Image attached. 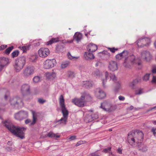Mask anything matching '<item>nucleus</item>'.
<instances>
[{
	"mask_svg": "<svg viewBox=\"0 0 156 156\" xmlns=\"http://www.w3.org/2000/svg\"><path fill=\"white\" fill-rule=\"evenodd\" d=\"M4 126L14 135L23 139L24 138V132L26 128L24 127H18L14 125L10 121L5 120L3 121Z\"/></svg>",
	"mask_w": 156,
	"mask_h": 156,
	"instance_id": "obj_1",
	"label": "nucleus"
},
{
	"mask_svg": "<svg viewBox=\"0 0 156 156\" xmlns=\"http://www.w3.org/2000/svg\"><path fill=\"white\" fill-rule=\"evenodd\" d=\"M27 56H20L15 60L14 67L16 72H18L21 70L25 64Z\"/></svg>",
	"mask_w": 156,
	"mask_h": 156,
	"instance_id": "obj_2",
	"label": "nucleus"
},
{
	"mask_svg": "<svg viewBox=\"0 0 156 156\" xmlns=\"http://www.w3.org/2000/svg\"><path fill=\"white\" fill-rule=\"evenodd\" d=\"M35 68L33 66H29L23 70V76L25 78H27L33 74Z\"/></svg>",
	"mask_w": 156,
	"mask_h": 156,
	"instance_id": "obj_3",
	"label": "nucleus"
},
{
	"mask_svg": "<svg viewBox=\"0 0 156 156\" xmlns=\"http://www.w3.org/2000/svg\"><path fill=\"white\" fill-rule=\"evenodd\" d=\"M137 42L138 46L141 48L144 46H148L150 43V40L148 37H144L138 39Z\"/></svg>",
	"mask_w": 156,
	"mask_h": 156,
	"instance_id": "obj_4",
	"label": "nucleus"
},
{
	"mask_svg": "<svg viewBox=\"0 0 156 156\" xmlns=\"http://www.w3.org/2000/svg\"><path fill=\"white\" fill-rule=\"evenodd\" d=\"M11 105L16 108L19 107L20 104H23L22 99L19 97H16L11 98L10 100Z\"/></svg>",
	"mask_w": 156,
	"mask_h": 156,
	"instance_id": "obj_5",
	"label": "nucleus"
},
{
	"mask_svg": "<svg viewBox=\"0 0 156 156\" xmlns=\"http://www.w3.org/2000/svg\"><path fill=\"white\" fill-rule=\"evenodd\" d=\"M28 115V112L26 111L21 110L14 115V118L19 120H21L26 118Z\"/></svg>",
	"mask_w": 156,
	"mask_h": 156,
	"instance_id": "obj_6",
	"label": "nucleus"
},
{
	"mask_svg": "<svg viewBox=\"0 0 156 156\" xmlns=\"http://www.w3.org/2000/svg\"><path fill=\"white\" fill-rule=\"evenodd\" d=\"M56 64V60L55 59H48L44 63V67L46 69H48L54 67Z\"/></svg>",
	"mask_w": 156,
	"mask_h": 156,
	"instance_id": "obj_7",
	"label": "nucleus"
},
{
	"mask_svg": "<svg viewBox=\"0 0 156 156\" xmlns=\"http://www.w3.org/2000/svg\"><path fill=\"white\" fill-rule=\"evenodd\" d=\"M10 62L8 58L5 57L0 58V71H2L4 67H6L9 63Z\"/></svg>",
	"mask_w": 156,
	"mask_h": 156,
	"instance_id": "obj_8",
	"label": "nucleus"
},
{
	"mask_svg": "<svg viewBox=\"0 0 156 156\" xmlns=\"http://www.w3.org/2000/svg\"><path fill=\"white\" fill-rule=\"evenodd\" d=\"M136 139L137 141V144L141 143L143 141L144 134L141 131L136 130L134 131Z\"/></svg>",
	"mask_w": 156,
	"mask_h": 156,
	"instance_id": "obj_9",
	"label": "nucleus"
},
{
	"mask_svg": "<svg viewBox=\"0 0 156 156\" xmlns=\"http://www.w3.org/2000/svg\"><path fill=\"white\" fill-rule=\"evenodd\" d=\"M21 93L23 96L26 95L30 93V86L27 84H23L21 89Z\"/></svg>",
	"mask_w": 156,
	"mask_h": 156,
	"instance_id": "obj_10",
	"label": "nucleus"
},
{
	"mask_svg": "<svg viewBox=\"0 0 156 156\" xmlns=\"http://www.w3.org/2000/svg\"><path fill=\"white\" fill-rule=\"evenodd\" d=\"M133 131H131L128 134L127 141L128 143L131 145V143H137V141L136 139Z\"/></svg>",
	"mask_w": 156,
	"mask_h": 156,
	"instance_id": "obj_11",
	"label": "nucleus"
},
{
	"mask_svg": "<svg viewBox=\"0 0 156 156\" xmlns=\"http://www.w3.org/2000/svg\"><path fill=\"white\" fill-rule=\"evenodd\" d=\"M105 79L102 80L103 86L104 87H105V83L106 82L107 80L109 79V78L110 79H112L113 81L114 82H115L116 80V77L114 75L111 74H109L107 71L105 72Z\"/></svg>",
	"mask_w": 156,
	"mask_h": 156,
	"instance_id": "obj_12",
	"label": "nucleus"
},
{
	"mask_svg": "<svg viewBox=\"0 0 156 156\" xmlns=\"http://www.w3.org/2000/svg\"><path fill=\"white\" fill-rule=\"evenodd\" d=\"M84 97L81 96L80 98H74L72 100V102L80 107H83L84 106V102L83 99Z\"/></svg>",
	"mask_w": 156,
	"mask_h": 156,
	"instance_id": "obj_13",
	"label": "nucleus"
},
{
	"mask_svg": "<svg viewBox=\"0 0 156 156\" xmlns=\"http://www.w3.org/2000/svg\"><path fill=\"white\" fill-rule=\"evenodd\" d=\"M141 58L146 62H149L152 58L150 52L147 51H143L141 53Z\"/></svg>",
	"mask_w": 156,
	"mask_h": 156,
	"instance_id": "obj_14",
	"label": "nucleus"
},
{
	"mask_svg": "<svg viewBox=\"0 0 156 156\" xmlns=\"http://www.w3.org/2000/svg\"><path fill=\"white\" fill-rule=\"evenodd\" d=\"M49 50L47 48H41L38 51L39 56L42 58L46 57L49 54Z\"/></svg>",
	"mask_w": 156,
	"mask_h": 156,
	"instance_id": "obj_15",
	"label": "nucleus"
},
{
	"mask_svg": "<svg viewBox=\"0 0 156 156\" xmlns=\"http://www.w3.org/2000/svg\"><path fill=\"white\" fill-rule=\"evenodd\" d=\"M108 103L106 102H104L101 103L100 107L102 108L104 111L108 112H111L113 110V107L111 105H109V107L108 108L107 105Z\"/></svg>",
	"mask_w": 156,
	"mask_h": 156,
	"instance_id": "obj_16",
	"label": "nucleus"
},
{
	"mask_svg": "<svg viewBox=\"0 0 156 156\" xmlns=\"http://www.w3.org/2000/svg\"><path fill=\"white\" fill-rule=\"evenodd\" d=\"M128 58L130 60L131 63L133 64L137 65L138 66H140L141 65V62L138 58H136L135 56L133 55L128 57Z\"/></svg>",
	"mask_w": 156,
	"mask_h": 156,
	"instance_id": "obj_17",
	"label": "nucleus"
},
{
	"mask_svg": "<svg viewBox=\"0 0 156 156\" xmlns=\"http://www.w3.org/2000/svg\"><path fill=\"white\" fill-rule=\"evenodd\" d=\"M109 69L112 71H114L118 69L117 63L116 62L111 61L109 62L108 66Z\"/></svg>",
	"mask_w": 156,
	"mask_h": 156,
	"instance_id": "obj_18",
	"label": "nucleus"
},
{
	"mask_svg": "<svg viewBox=\"0 0 156 156\" xmlns=\"http://www.w3.org/2000/svg\"><path fill=\"white\" fill-rule=\"evenodd\" d=\"M87 48L89 52H94L97 49L98 47L95 44L90 43L87 46Z\"/></svg>",
	"mask_w": 156,
	"mask_h": 156,
	"instance_id": "obj_19",
	"label": "nucleus"
},
{
	"mask_svg": "<svg viewBox=\"0 0 156 156\" xmlns=\"http://www.w3.org/2000/svg\"><path fill=\"white\" fill-rule=\"evenodd\" d=\"M106 94L100 88L98 89V92L96 94L97 98L99 99H102L106 96Z\"/></svg>",
	"mask_w": 156,
	"mask_h": 156,
	"instance_id": "obj_20",
	"label": "nucleus"
},
{
	"mask_svg": "<svg viewBox=\"0 0 156 156\" xmlns=\"http://www.w3.org/2000/svg\"><path fill=\"white\" fill-rule=\"evenodd\" d=\"M123 57V58H125L124 62L123 64V66L126 68H130V66H127L126 63V60H127L128 58L127 56L128 54V52L127 51L124 50L122 52Z\"/></svg>",
	"mask_w": 156,
	"mask_h": 156,
	"instance_id": "obj_21",
	"label": "nucleus"
},
{
	"mask_svg": "<svg viewBox=\"0 0 156 156\" xmlns=\"http://www.w3.org/2000/svg\"><path fill=\"white\" fill-rule=\"evenodd\" d=\"M84 57L85 59L87 60L94 59V55L90 52L89 53L85 52L84 54Z\"/></svg>",
	"mask_w": 156,
	"mask_h": 156,
	"instance_id": "obj_22",
	"label": "nucleus"
},
{
	"mask_svg": "<svg viewBox=\"0 0 156 156\" xmlns=\"http://www.w3.org/2000/svg\"><path fill=\"white\" fill-rule=\"evenodd\" d=\"M82 38V34L78 32H76L73 36V40L78 42Z\"/></svg>",
	"mask_w": 156,
	"mask_h": 156,
	"instance_id": "obj_23",
	"label": "nucleus"
},
{
	"mask_svg": "<svg viewBox=\"0 0 156 156\" xmlns=\"http://www.w3.org/2000/svg\"><path fill=\"white\" fill-rule=\"evenodd\" d=\"M47 79L48 80H52L56 77V74L54 72L47 73L46 74Z\"/></svg>",
	"mask_w": 156,
	"mask_h": 156,
	"instance_id": "obj_24",
	"label": "nucleus"
},
{
	"mask_svg": "<svg viewBox=\"0 0 156 156\" xmlns=\"http://www.w3.org/2000/svg\"><path fill=\"white\" fill-rule=\"evenodd\" d=\"M62 112L63 116L65 119H67L69 115L68 111L66 109V107H61Z\"/></svg>",
	"mask_w": 156,
	"mask_h": 156,
	"instance_id": "obj_25",
	"label": "nucleus"
},
{
	"mask_svg": "<svg viewBox=\"0 0 156 156\" xmlns=\"http://www.w3.org/2000/svg\"><path fill=\"white\" fill-rule=\"evenodd\" d=\"M140 81L141 79H140L136 78L133 81L130 83L129 86L132 89H134L135 85L138 83L140 82Z\"/></svg>",
	"mask_w": 156,
	"mask_h": 156,
	"instance_id": "obj_26",
	"label": "nucleus"
},
{
	"mask_svg": "<svg viewBox=\"0 0 156 156\" xmlns=\"http://www.w3.org/2000/svg\"><path fill=\"white\" fill-rule=\"evenodd\" d=\"M32 112L33 116V120L30 123V125H34L35 124L37 116V113L35 112L34 111H32Z\"/></svg>",
	"mask_w": 156,
	"mask_h": 156,
	"instance_id": "obj_27",
	"label": "nucleus"
},
{
	"mask_svg": "<svg viewBox=\"0 0 156 156\" xmlns=\"http://www.w3.org/2000/svg\"><path fill=\"white\" fill-rule=\"evenodd\" d=\"M94 115H87L84 117V121L86 122H89L93 121V116Z\"/></svg>",
	"mask_w": 156,
	"mask_h": 156,
	"instance_id": "obj_28",
	"label": "nucleus"
},
{
	"mask_svg": "<svg viewBox=\"0 0 156 156\" xmlns=\"http://www.w3.org/2000/svg\"><path fill=\"white\" fill-rule=\"evenodd\" d=\"M64 46L63 45H58L56 46V51L58 53L63 51Z\"/></svg>",
	"mask_w": 156,
	"mask_h": 156,
	"instance_id": "obj_29",
	"label": "nucleus"
},
{
	"mask_svg": "<svg viewBox=\"0 0 156 156\" xmlns=\"http://www.w3.org/2000/svg\"><path fill=\"white\" fill-rule=\"evenodd\" d=\"M58 38L56 37L55 38H52L49 41L47 42V45H51L52 43L58 42Z\"/></svg>",
	"mask_w": 156,
	"mask_h": 156,
	"instance_id": "obj_30",
	"label": "nucleus"
},
{
	"mask_svg": "<svg viewBox=\"0 0 156 156\" xmlns=\"http://www.w3.org/2000/svg\"><path fill=\"white\" fill-rule=\"evenodd\" d=\"M47 136L51 138H58L60 137L59 135H56L52 132H49L47 134Z\"/></svg>",
	"mask_w": 156,
	"mask_h": 156,
	"instance_id": "obj_31",
	"label": "nucleus"
},
{
	"mask_svg": "<svg viewBox=\"0 0 156 156\" xmlns=\"http://www.w3.org/2000/svg\"><path fill=\"white\" fill-rule=\"evenodd\" d=\"M59 103L61 108L65 106L64 104V99L62 95H61L60 96Z\"/></svg>",
	"mask_w": 156,
	"mask_h": 156,
	"instance_id": "obj_32",
	"label": "nucleus"
},
{
	"mask_svg": "<svg viewBox=\"0 0 156 156\" xmlns=\"http://www.w3.org/2000/svg\"><path fill=\"white\" fill-rule=\"evenodd\" d=\"M81 96H83V97H84V98L83 99V100L84 102L86 101H90L91 99V97L89 94H85L84 95H82Z\"/></svg>",
	"mask_w": 156,
	"mask_h": 156,
	"instance_id": "obj_33",
	"label": "nucleus"
},
{
	"mask_svg": "<svg viewBox=\"0 0 156 156\" xmlns=\"http://www.w3.org/2000/svg\"><path fill=\"white\" fill-rule=\"evenodd\" d=\"M67 119H65L64 118V117L63 116V117H62L60 119L56 121L55 122L56 123L58 122H59L60 123H62L64 124H66L67 122Z\"/></svg>",
	"mask_w": 156,
	"mask_h": 156,
	"instance_id": "obj_34",
	"label": "nucleus"
},
{
	"mask_svg": "<svg viewBox=\"0 0 156 156\" xmlns=\"http://www.w3.org/2000/svg\"><path fill=\"white\" fill-rule=\"evenodd\" d=\"M30 46V45H28L23 47H19V48H20L21 50L23 51V52L24 53L27 50H29Z\"/></svg>",
	"mask_w": 156,
	"mask_h": 156,
	"instance_id": "obj_35",
	"label": "nucleus"
},
{
	"mask_svg": "<svg viewBox=\"0 0 156 156\" xmlns=\"http://www.w3.org/2000/svg\"><path fill=\"white\" fill-rule=\"evenodd\" d=\"M14 48L13 46H11L8 47L4 51V53L6 54H9L11 51Z\"/></svg>",
	"mask_w": 156,
	"mask_h": 156,
	"instance_id": "obj_36",
	"label": "nucleus"
},
{
	"mask_svg": "<svg viewBox=\"0 0 156 156\" xmlns=\"http://www.w3.org/2000/svg\"><path fill=\"white\" fill-rule=\"evenodd\" d=\"M92 86L91 82L87 81H86L84 84V87L87 88H90Z\"/></svg>",
	"mask_w": 156,
	"mask_h": 156,
	"instance_id": "obj_37",
	"label": "nucleus"
},
{
	"mask_svg": "<svg viewBox=\"0 0 156 156\" xmlns=\"http://www.w3.org/2000/svg\"><path fill=\"white\" fill-rule=\"evenodd\" d=\"M20 52L19 50H16L13 52L11 54L12 57L14 58L17 57L19 54Z\"/></svg>",
	"mask_w": 156,
	"mask_h": 156,
	"instance_id": "obj_38",
	"label": "nucleus"
},
{
	"mask_svg": "<svg viewBox=\"0 0 156 156\" xmlns=\"http://www.w3.org/2000/svg\"><path fill=\"white\" fill-rule=\"evenodd\" d=\"M151 74V73L146 74L143 77V80L145 81L148 80L149 79L150 76Z\"/></svg>",
	"mask_w": 156,
	"mask_h": 156,
	"instance_id": "obj_39",
	"label": "nucleus"
},
{
	"mask_svg": "<svg viewBox=\"0 0 156 156\" xmlns=\"http://www.w3.org/2000/svg\"><path fill=\"white\" fill-rule=\"evenodd\" d=\"M93 74L94 76L97 77L100 76V72L98 69H96L93 72Z\"/></svg>",
	"mask_w": 156,
	"mask_h": 156,
	"instance_id": "obj_40",
	"label": "nucleus"
},
{
	"mask_svg": "<svg viewBox=\"0 0 156 156\" xmlns=\"http://www.w3.org/2000/svg\"><path fill=\"white\" fill-rule=\"evenodd\" d=\"M121 87V83L118 81L116 83V87L115 88V91L116 92L118 91V90Z\"/></svg>",
	"mask_w": 156,
	"mask_h": 156,
	"instance_id": "obj_41",
	"label": "nucleus"
},
{
	"mask_svg": "<svg viewBox=\"0 0 156 156\" xmlns=\"http://www.w3.org/2000/svg\"><path fill=\"white\" fill-rule=\"evenodd\" d=\"M68 76L69 78H73L75 76V74L73 72L69 71L68 73Z\"/></svg>",
	"mask_w": 156,
	"mask_h": 156,
	"instance_id": "obj_42",
	"label": "nucleus"
},
{
	"mask_svg": "<svg viewBox=\"0 0 156 156\" xmlns=\"http://www.w3.org/2000/svg\"><path fill=\"white\" fill-rule=\"evenodd\" d=\"M69 64V62H64L61 65V67L62 69L65 68L68 66Z\"/></svg>",
	"mask_w": 156,
	"mask_h": 156,
	"instance_id": "obj_43",
	"label": "nucleus"
},
{
	"mask_svg": "<svg viewBox=\"0 0 156 156\" xmlns=\"http://www.w3.org/2000/svg\"><path fill=\"white\" fill-rule=\"evenodd\" d=\"M115 58L118 59H121L123 58V55L122 52L116 55L115 56Z\"/></svg>",
	"mask_w": 156,
	"mask_h": 156,
	"instance_id": "obj_44",
	"label": "nucleus"
},
{
	"mask_svg": "<svg viewBox=\"0 0 156 156\" xmlns=\"http://www.w3.org/2000/svg\"><path fill=\"white\" fill-rule=\"evenodd\" d=\"M111 148H112L111 147H109L107 148L104 149L103 150L102 152L105 153H109L110 151Z\"/></svg>",
	"mask_w": 156,
	"mask_h": 156,
	"instance_id": "obj_45",
	"label": "nucleus"
},
{
	"mask_svg": "<svg viewBox=\"0 0 156 156\" xmlns=\"http://www.w3.org/2000/svg\"><path fill=\"white\" fill-rule=\"evenodd\" d=\"M40 80V78L38 76H35L33 78V80L34 82L37 83Z\"/></svg>",
	"mask_w": 156,
	"mask_h": 156,
	"instance_id": "obj_46",
	"label": "nucleus"
},
{
	"mask_svg": "<svg viewBox=\"0 0 156 156\" xmlns=\"http://www.w3.org/2000/svg\"><path fill=\"white\" fill-rule=\"evenodd\" d=\"M108 49L112 53H115L116 51H117L118 50V48H115L114 47L112 48H108Z\"/></svg>",
	"mask_w": 156,
	"mask_h": 156,
	"instance_id": "obj_47",
	"label": "nucleus"
},
{
	"mask_svg": "<svg viewBox=\"0 0 156 156\" xmlns=\"http://www.w3.org/2000/svg\"><path fill=\"white\" fill-rule=\"evenodd\" d=\"M147 147L145 145H143L142 148L139 149V150L142 151H146L147 150Z\"/></svg>",
	"mask_w": 156,
	"mask_h": 156,
	"instance_id": "obj_48",
	"label": "nucleus"
},
{
	"mask_svg": "<svg viewBox=\"0 0 156 156\" xmlns=\"http://www.w3.org/2000/svg\"><path fill=\"white\" fill-rule=\"evenodd\" d=\"M46 101L41 98H39L38 99V102L40 104H43L46 102Z\"/></svg>",
	"mask_w": 156,
	"mask_h": 156,
	"instance_id": "obj_49",
	"label": "nucleus"
},
{
	"mask_svg": "<svg viewBox=\"0 0 156 156\" xmlns=\"http://www.w3.org/2000/svg\"><path fill=\"white\" fill-rule=\"evenodd\" d=\"M67 55H68V58H69L70 59H72L73 58H78V57H73V56H72L71 55L70 53H69V52L68 53H67Z\"/></svg>",
	"mask_w": 156,
	"mask_h": 156,
	"instance_id": "obj_50",
	"label": "nucleus"
},
{
	"mask_svg": "<svg viewBox=\"0 0 156 156\" xmlns=\"http://www.w3.org/2000/svg\"><path fill=\"white\" fill-rule=\"evenodd\" d=\"M151 131L153 133L154 136L156 137V128H152Z\"/></svg>",
	"mask_w": 156,
	"mask_h": 156,
	"instance_id": "obj_51",
	"label": "nucleus"
},
{
	"mask_svg": "<svg viewBox=\"0 0 156 156\" xmlns=\"http://www.w3.org/2000/svg\"><path fill=\"white\" fill-rule=\"evenodd\" d=\"M122 149L120 148H118L117 150V152L119 154H122Z\"/></svg>",
	"mask_w": 156,
	"mask_h": 156,
	"instance_id": "obj_52",
	"label": "nucleus"
},
{
	"mask_svg": "<svg viewBox=\"0 0 156 156\" xmlns=\"http://www.w3.org/2000/svg\"><path fill=\"white\" fill-rule=\"evenodd\" d=\"M151 83H156V76H153L152 80L151 81Z\"/></svg>",
	"mask_w": 156,
	"mask_h": 156,
	"instance_id": "obj_53",
	"label": "nucleus"
},
{
	"mask_svg": "<svg viewBox=\"0 0 156 156\" xmlns=\"http://www.w3.org/2000/svg\"><path fill=\"white\" fill-rule=\"evenodd\" d=\"M91 115H94L93 116V120L98 118V116L97 114H92Z\"/></svg>",
	"mask_w": 156,
	"mask_h": 156,
	"instance_id": "obj_54",
	"label": "nucleus"
},
{
	"mask_svg": "<svg viewBox=\"0 0 156 156\" xmlns=\"http://www.w3.org/2000/svg\"><path fill=\"white\" fill-rule=\"evenodd\" d=\"M119 99L120 101H123L125 100V98L124 97L122 96H119Z\"/></svg>",
	"mask_w": 156,
	"mask_h": 156,
	"instance_id": "obj_55",
	"label": "nucleus"
},
{
	"mask_svg": "<svg viewBox=\"0 0 156 156\" xmlns=\"http://www.w3.org/2000/svg\"><path fill=\"white\" fill-rule=\"evenodd\" d=\"M76 138V136H71L69 138V139L71 140H74Z\"/></svg>",
	"mask_w": 156,
	"mask_h": 156,
	"instance_id": "obj_56",
	"label": "nucleus"
},
{
	"mask_svg": "<svg viewBox=\"0 0 156 156\" xmlns=\"http://www.w3.org/2000/svg\"><path fill=\"white\" fill-rule=\"evenodd\" d=\"M142 93V91L141 90H139V91L136 90L135 92V94H140Z\"/></svg>",
	"mask_w": 156,
	"mask_h": 156,
	"instance_id": "obj_57",
	"label": "nucleus"
},
{
	"mask_svg": "<svg viewBox=\"0 0 156 156\" xmlns=\"http://www.w3.org/2000/svg\"><path fill=\"white\" fill-rule=\"evenodd\" d=\"M152 72L153 73H156V66L153 67L152 69Z\"/></svg>",
	"mask_w": 156,
	"mask_h": 156,
	"instance_id": "obj_58",
	"label": "nucleus"
},
{
	"mask_svg": "<svg viewBox=\"0 0 156 156\" xmlns=\"http://www.w3.org/2000/svg\"><path fill=\"white\" fill-rule=\"evenodd\" d=\"M7 46L6 45H2L1 46H0V50L4 49L6 48Z\"/></svg>",
	"mask_w": 156,
	"mask_h": 156,
	"instance_id": "obj_59",
	"label": "nucleus"
},
{
	"mask_svg": "<svg viewBox=\"0 0 156 156\" xmlns=\"http://www.w3.org/2000/svg\"><path fill=\"white\" fill-rule=\"evenodd\" d=\"M82 144H83V141H80L76 143V146H79L80 145Z\"/></svg>",
	"mask_w": 156,
	"mask_h": 156,
	"instance_id": "obj_60",
	"label": "nucleus"
},
{
	"mask_svg": "<svg viewBox=\"0 0 156 156\" xmlns=\"http://www.w3.org/2000/svg\"><path fill=\"white\" fill-rule=\"evenodd\" d=\"M91 156H100L99 155H98L96 152L91 153Z\"/></svg>",
	"mask_w": 156,
	"mask_h": 156,
	"instance_id": "obj_61",
	"label": "nucleus"
},
{
	"mask_svg": "<svg viewBox=\"0 0 156 156\" xmlns=\"http://www.w3.org/2000/svg\"><path fill=\"white\" fill-rule=\"evenodd\" d=\"M9 94V91H7V93L6 94H5V97H4V98H5V100H7V98H8V94Z\"/></svg>",
	"mask_w": 156,
	"mask_h": 156,
	"instance_id": "obj_62",
	"label": "nucleus"
},
{
	"mask_svg": "<svg viewBox=\"0 0 156 156\" xmlns=\"http://www.w3.org/2000/svg\"><path fill=\"white\" fill-rule=\"evenodd\" d=\"M5 149L8 151H10L12 150V148L11 147H6Z\"/></svg>",
	"mask_w": 156,
	"mask_h": 156,
	"instance_id": "obj_63",
	"label": "nucleus"
},
{
	"mask_svg": "<svg viewBox=\"0 0 156 156\" xmlns=\"http://www.w3.org/2000/svg\"><path fill=\"white\" fill-rule=\"evenodd\" d=\"M30 121H31L29 119H26L25 121V123L26 124H27L29 123V122H30Z\"/></svg>",
	"mask_w": 156,
	"mask_h": 156,
	"instance_id": "obj_64",
	"label": "nucleus"
}]
</instances>
